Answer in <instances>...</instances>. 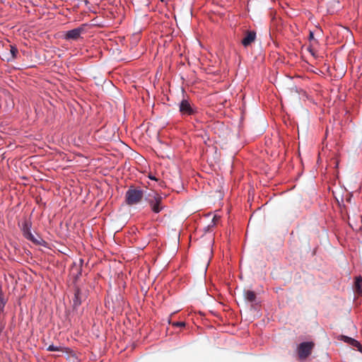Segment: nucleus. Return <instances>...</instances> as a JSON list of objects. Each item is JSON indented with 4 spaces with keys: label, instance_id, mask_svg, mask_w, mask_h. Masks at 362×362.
I'll use <instances>...</instances> for the list:
<instances>
[{
    "label": "nucleus",
    "instance_id": "1",
    "mask_svg": "<svg viewBox=\"0 0 362 362\" xmlns=\"http://www.w3.org/2000/svg\"><path fill=\"white\" fill-rule=\"evenodd\" d=\"M24 238L30 241L35 245L45 246L46 242L35 230H31V223H24Z\"/></svg>",
    "mask_w": 362,
    "mask_h": 362
},
{
    "label": "nucleus",
    "instance_id": "2",
    "mask_svg": "<svg viewBox=\"0 0 362 362\" xmlns=\"http://www.w3.org/2000/svg\"><path fill=\"white\" fill-rule=\"evenodd\" d=\"M163 197L156 192L153 194H149L148 197L146 199L151 211L155 214H158L164 209L165 206L163 204Z\"/></svg>",
    "mask_w": 362,
    "mask_h": 362
},
{
    "label": "nucleus",
    "instance_id": "3",
    "mask_svg": "<svg viewBox=\"0 0 362 362\" xmlns=\"http://www.w3.org/2000/svg\"><path fill=\"white\" fill-rule=\"evenodd\" d=\"M144 197L143 191L141 189L130 187L125 194V201L128 205L139 204Z\"/></svg>",
    "mask_w": 362,
    "mask_h": 362
},
{
    "label": "nucleus",
    "instance_id": "4",
    "mask_svg": "<svg viewBox=\"0 0 362 362\" xmlns=\"http://www.w3.org/2000/svg\"><path fill=\"white\" fill-rule=\"evenodd\" d=\"M179 111L182 116H192L197 113V107L187 98H183L179 103Z\"/></svg>",
    "mask_w": 362,
    "mask_h": 362
},
{
    "label": "nucleus",
    "instance_id": "5",
    "mask_svg": "<svg viewBox=\"0 0 362 362\" xmlns=\"http://www.w3.org/2000/svg\"><path fill=\"white\" fill-rule=\"evenodd\" d=\"M315 344L313 341L300 343L297 347V353L300 360L306 359L312 353Z\"/></svg>",
    "mask_w": 362,
    "mask_h": 362
},
{
    "label": "nucleus",
    "instance_id": "6",
    "mask_svg": "<svg viewBox=\"0 0 362 362\" xmlns=\"http://www.w3.org/2000/svg\"><path fill=\"white\" fill-rule=\"evenodd\" d=\"M83 31H84V25L81 27L68 30L66 32V33L64 35V39L76 40L80 37L81 33Z\"/></svg>",
    "mask_w": 362,
    "mask_h": 362
},
{
    "label": "nucleus",
    "instance_id": "7",
    "mask_svg": "<svg viewBox=\"0 0 362 362\" xmlns=\"http://www.w3.org/2000/svg\"><path fill=\"white\" fill-rule=\"evenodd\" d=\"M256 40V33L255 31H247L245 36L243 38L241 43L244 47H248Z\"/></svg>",
    "mask_w": 362,
    "mask_h": 362
},
{
    "label": "nucleus",
    "instance_id": "8",
    "mask_svg": "<svg viewBox=\"0 0 362 362\" xmlns=\"http://www.w3.org/2000/svg\"><path fill=\"white\" fill-rule=\"evenodd\" d=\"M341 339L349 344H350L352 346L356 347L358 351L362 353V345L361 343L356 340L355 339H353L351 337H349L346 336H341Z\"/></svg>",
    "mask_w": 362,
    "mask_h": 362
},
{
    "label": "nucleus",
    "instance_id": "9",
    "mask_svg": "<svg viewBox=\"0 0 362 362\" xmlns=\"http://www.w3.org/2000/svg\"><path fill=\"white\" fill-rule=\"evenodd\" d=\"M47 350L49 351H62V352L66 353L67 354H71L73 353V351L68 347H65V346H54L53 344L48 346V347L47 348Z\"/></svg>",
    "mask_w": 362,
    "mask_h": 362
},
{
    "label": "nucleus",
    "instance_id": "10",
    "mask_svg": "<svg viewBox=\"0 0 362 362\" xmlns=\"http://www.w3.org/2000/svg\"><path fill=\"white\" fill-rule=\"evenodd\" d=\"M81 292L79 288L76 287L74 291V296L73 298V304L74 307H78L81 305Z\"/></svg>",
    "mask_w": 362,
    "mask_h": 362
},
{
    "label": "nucleus",
    "instance_id": "11",
    "mask_svg": "<svg viewBox=\"0 0 362 362\" xmlns=\"http://www.w3.org/2000/svg\"><path fill=\"white\" fill-rule=\"evenodd\" d=\"M244 299L250 303H253L256 300V294L253 291L245 290L243 292Z\"/></svg>",
    "mask_w": 362,
    "mask_h": 362
},
{
    "label": "nucleus",
    "instance_id": "12",
    "mask_svg": "<svg viewBox=\"0 0 362 362\" xmlns=\"http://www.w3.org/2000/svg\"><path fill=\"white\" fill-rule=\"evenodd\" d=\"M219 219L220 216L214 215L210 223L206 226L204 227V230L209 231L211 228L214 227L216 225Z\"/></svg>",
    "mask_w": 362,
    "mask_h": 362
},
{
    "label": "nucleus",
    "instance_id": "13",
    "mask_svg": "<svg viewBox=\"0 0 362 362\" xmlns=\"http://www.w3.org/2000/svg\"><path fill=\"white\" fill-rule=\"evenodd\" d=\"M355 287L358 293H362V276L356 277Z\"/></svg>",
    "mask_w": 362,
    "mask_h": 362
},
{
    "label": "nucleus",
    "instance_id": "14",
    "mask_svg": "<svg viewBox=\"0 0 362 362\" xmlns=\"http://www.w3.org/2000/svg\"><path fill=\"white\" fill-rule=\"evenodd\" d=\"M7 302L6 298L4 296V294L2 291V288L0 286V311H3L4 308L6 305V303Z\"/></svg>",
    "mask_w": 362,
    "mask_h": 362
},
{
    "label": "nucleus",
    "instance_id": "15",
    "mask_svg": "<svg viewBox=\"0 0 362 362\" xmlns=\"http://www.w3.org/2000/svg\"><path fill=\"white\" fill-rule=\"evenodd\" d=\"M83 262V260L82 259H80L79 264L78 266L76 265V263L74 264V267H73L72 269L74 270V267H76V271H77V273L76 274V278H78L81 274V270H82L81 267H82Z\"/></svg>",
    "mask_w": 362,
    "mask_h": 362
},
{
    "label": "nucleus",
    "instance_id": "16",
    "mask_svg": "<svg viewBox=\"0 0 362 362\" xmlns=\"http://www.w3.org/2000/svg\"><path fill=\"white\" fill-rule=\"evenodd\" d=\"M10 52L12 57L15 58L18 54V49L15 46L11 45Z\"/></svg>",
    "mask_w": 362,
    "mask_h": 362
},
{
    "label": "nucleus",
    "instance_id": "17",
    "mask_svg": "<svg viewBox=\"0 0 362 362\" xmlns=\"http://www.w3.org/2000/svg\"><path fill=\"white\" fill-rule=\"evenodd\" d=\"M172 325L173 327H185V322H173Z\"/></svg>",
    "mask_w": 362,
    "mask_h": 362
},
{
    "label": "nucleus",
    "instance_id": "18",
    "mask_svg": "<svg viewBox=\"0 0 362 362\" xmlns=\"http://www.w3.org/2000/svg\"><path fill=\"white\" fill-rule=\"evenodd\" d=\"M148 177L149 179L152 180L158 181V179H157L154 175H151V174H149V175H148Z\"/></svg>",
    "mask_w": 362,
    "mask_h": 362
},
{
    "label": "nucleus",
    "instance_id": "19",
    "mask_svg": "<svg viewBox=\"0 0 362 362\" xmlns=\"http://www.w3.org/2000/svg\"><path fill=\"white\" fill-rule=\"evenodd\" d=\"M314 39V34H313V32L310 31V34H309V40H312Z\"/></svg>",
    "mask_w": 362,
    "mask_h": 362
},
{
    "label": "nucleus",
    "instance_id": "20",
    "mask_svg": "<svg viewBox=\"0 0 362 362\" xmlns=\"http://www.w3.org/2000/svg\"><path fill=\"white\" fill-rule=\"evenodd\" d=\"M162 183H163V182H160L159 186L162 187V185H161Z\"/></svg>",
    "mask_w": 362,
    "mask_h": 362
},
{
    "label": "nucleus",
    "instance_id": "21",
    "mask_svg": "<svg viewBox=\"0 0 362 362\" xmlns=\"http://www.w3.org/2000/svg\"><path fill=\"white\" fill-rule=\"evenodd\" d=\"M160 1H164V0H160Z\"/></svg>",
    "mask_w": 362,
    "mask_h": 362
}]
</instances>
